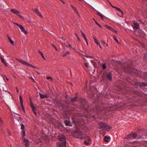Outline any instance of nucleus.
Segmentation results:
<instances>
[{
    "mask_svg": "<svg viewBox=\"0 0 147 147\" xmlns=\"http://www.w3.org/2000/svg\"><path fill=\"white\" fill-rule=\"evenodd\" d=\"M26 65L29 66H31V67H33V66L32 65V64H29L27 62V63H26Z\"/></svg>",
    "mask_w": 147,
    "mask_h": 147,
    "instance_id": "72a5a7b5",
    "label": "nucleus"
},
{
    "mask_svg": "<svg viewBox=\"0 0 147 147\" xmlns=\"http://www.w3.org/2000/svg\"><path fill=\"white\" fill-rule=\"evenodd\" d=\"M13 13L16 14L19 16L20 18L22 19H24L23 17L21 15L19 14L20 12L17 10L15 9H11L10 10Z\"/></svg>",
    "mask_w": 147,
    "mask_h": 147,
    "instance_id": "f03ea898",
    "label": "nucleus"
},
{
    "mask_svg": "<svg viewBox=\"0 0 147 147\" xmlns=\"http://www.w3.org/2000/svg\"><path fill=\"white\" fill-rule=\"evenodd\" d=\"M137 136L136 134L132 133L128 135L126 138L128 139H133L136 138Z\"/></svg>",
    "mask_w": 147,
    "mask_h": 147,
    "instance_id": "20e7f679",
    "label": "nucleus"
},
{
    "mask_svg": "<svg viewBox=\"0 0 147 147\" xmlns=\"http://www.w3.org/2000/svg\"><path fill=\"white\" fill-rule=\"evenodd\" d=\"M107 77L109 80H112V75H111V73H108L107 74Z\"/></svg>",
    "mask_w": 147,
    "mask_h": 147,
    "instance_id": "a211bd4d",
    "label": "nucleus"
},
{
    "mask_svg": "<svg viewBox=\"0 0 147 147\" xmlns=\"http://www.w3.org/2000/svg\"><path fill=\"white\" fill-rule=\"evenodd\" d=\"M30 105L31 107L32 108V111H36L35 107L32 102H30Z\"/></svg>",
    "mask_w": 147,
    "mask_h": 147,
    "instance_id": "f3484780",
    "label": "nucleus"
},
{
    "mask_svg": "<svg viewBox=\"0 0 147 147\" xmlns=\"http://www.w3.org/2000/svg\"><path fill=\"white\" fill-rule=\"evenodd\" d=\"M1 61L2 63H3V64L6 66H8V64L5 61L4 59V58H3L2 57H1Z\"/></svg>",
    "mask_w": 147,
    "mask_h": 147,
    "instance_id": "2eb2a0df",
    "label": "nucleus"
},
{
    "mask_svg": "<svg viewBox=\"0 0 147 147\" xmlns=\"http://www.w3.org/2000/svg\"><path fill=\"white\" fill-rule=\"evenodd\" d=\"M19 100H20V102H23L22 99V97L21 96V94H20V95L19 96Z\"/></svg>",
    "mask_w": 147,
    "mask_h": 147,
    "instance_id": "c756f323",
    "label": "nucleus"
},
{
    "mask_svg": "<svg viewBox=\"0 0 147 147\" xmlns=\"http://www.w3.org/2000/svg\"><path fill=\"white\" fill-rule=\"evenodd\" d=\"M114 8H115L116 9H117V10H118L120 12H121L122 14H123V11L119 8H118L117 7H114Z\"/></svg>",
    "mask_w": 147,
    "mask_h": 147,
    "instance_id": "4be33fe9",
    "label": "nucleus"
},
{
    "mask_svg": "<svg viewBox=\"0 0 147 147\" xmlns=\"http://www.w3.org/2000/svg\"><path fill=\"white\" fill-rule=\"evenodd\" d=\"M95 42L96 43H97V44L101 48V49H102V47L101 46L100 44L98 42V40H97L95 41Z\"/></svg>",
    "mask_w": 147,
    "mask_h": 147,
    "instance_id": "b1692460",
    "label": "nucleus"
},
{
    "mask_svg": "<svg viewBox=\"0 0 147 147\" xmlns=\"http://www.w3.org/2000/svg\"><path fill=\"white\" fill-rule=\"evenodd\" d=\"M84 143L86 145H89L92 143L91 140L90 138H88L86 140L84 141Z\"/></svg>",
    "mask_w": 147,
    "mask_h": 147,
    "instance_id": "0eeeda50",
    "label": "nucleus"
},
{
    "mask_svg": "<svg viewBox=\"0 0 147 147\" xmlns=\"http://www.w3.org/2000/svg\"><path fill=\"white\" fill-rule=\"evenodd\" d=\"M20 105L22 109L24 111V108L23 105V102H20Z\"/></svg>",
    "mask_w": 147,
    "mask_h": 147,
    "instance_id": "5701e85b",
    "label": "nucleus"
},
{
    "mask_svg": "<svg viewBox=\"0 0 147 147\" xmlns=\"http://www.w3.org/2000/svg\"><path fill=\"white\" fill-rule=\"evenodd\" d=\"M0 123L2 124H3V121L1 118L0 117Z\"/></svg>",
    "mask_w": 147,
    "mask_h": 147,
    "instance_id": "ea45409f",
    "label": "nucleus"
},
{
    "mask_svg": "<svg viewBox=\"0 0 147 147\" xmlns=\"http://www.w3.org/2000/svg\"><path fill=\"white\" fill-rule=\"evenodd\" d=\"M63 3L65 4V3L64 1L63 0H60Z\"/></svg>",
    "mask_w": 147,
    "mask_h": 147,
    "instance_id": "864d4df0",
    "label": "nucleus"
},
{
    "mask_svg": "<svg viewBox=\"0 0 147 147\" xmlns=\"http://www.w3.org/2000/svg\"><path fill=\"white\" fill-rule=\"evenodd\" d=\"M29 78H30L34 82H35V81H34V79L32 77H29Z\"/></svg>",
    "mask_w": 147,
    "mask_h": 147,
    "instance_id": "a18cd8bd",
    "label": "nucleus"
},
{
    "mask_svg": "<svg viewBox=\"0 0 147 147\" xmlns=\"http://www.w3.org/2000/svg\"><path fill=\"white\" fill-rule=\"evenodd\" d=\"M3 78L4 80H5V78L6 79V80H7V81L9 80V79H8V78H7V77H6L5 76H4L3 77Z\"/></svg>",
    "mask_w": 147,
    "mask_h": 147,
    "instance_id": "37998d69",
    "label": "nucleus"
},
{
    "mask_svg": "<svg viewBox=\"0 0 147 147\" xmlns=\"http://www.w3.org/2000/svg\"><path fill=\"white\" fill-rule=\"evenodd\" d=\"M33 67V68H36L34 66H33V67Z\"/></svg>",
    "mask_w": 147,
    "mask_h": 147,
    "instance_id": "680f3d73",
    "label": "nucleus"
},
{
    "mask_svg": "<svg viewBox=\"0 0 147 147\" xmlns=\"http://www.w3.org/2000/svg\"><path fill=\"white\" fill-rule=\"evenodd\" d=\"M42 55V57L45 60H46V58L44 56V55H43V54H42L41 55Z\"/></svg>",
    "mask_w": 147,
    "mask_h": 147,
    "instance_id": "c03bdc74",
    "label": "nucleus"
},
{
    "mask_svg": "<svg viewBox=\"0 0 147 147\" xmlns=\"http://www.w3.org/2000/svg\"><path fill=\"white\" fill-rule=\"evenodd\" d=\"M47 80H49V79H52V78L50 77V76H47Z\"/></svg>",
    "mask_w": 147,
    "mask_h": 147,
    "instance_id": "49530a36",
    "label": "nucleus"
},
{
    "mask_svg": "<svg viewBox=\"0 0 147 147\" xmlns=\"http://www.w3.org/2000/svg\"><path fill=\"white\" fill-rule=\"evenodd\" d=\"M17 60L20 63L26 65V63H27V62H26L25 61H23V60H20V59H17Z\"/></svg>",
    "mask_w": 147,
    "mask_h": 147,
    "instance_id": "dca6fc26",
    "label": "nucleus"
},
{
    "mask_svg": "<svg viewBox=\"0 0 147 147\" xmlns=\"http://www.w3.org/2000/svg\"><path fill=\"white\" fill-rule=\"evenodd\" d=\"M97 14L98 15L100 16V17L102 19L105 17L102 14L100 13L98 11H97Z\"/></svg>",
    "mask_w": 147,
    "mask_h": 147,
    "instance_id": "412c9836",
    "label": "nucleus"
},
{
    "mask_svg": "<svg viewBox=\"0 0 147 147\" xmlns=\"http://www.w3.org/2000/svg\"><path fill=\"white\" fill-rule=\"evenodd\" d=\"M105 27L107 28L108 29L110 30L111 31H112L115 32V33L118 34V32L117 30H114L113 28L107 25H105Z\"/></svg>",
    "mask_w": 147,
    "mask_h": 147,
    "instance_id": "6e6552de",
    "label": "nucleus"
},
{
    "mask_svg": "<svg viewBox=\"0 0 147 147\" xmlns=\"http://www.w3.org/2000/svg\"><path fill=\"white\" fill-rule=\"evenodd\" d=\"M36 72L37 73H38V74H40V73L38 71H36Z\"/></svg>",
    "mask_w": 147,
    "mask_h": 147,
    "instance_id": "4d7b16f0",
    "label": "nucleus"
},
{
    "mask_svg": "<svg viewBox=\"0 0 147 147\" xmlns=\"http://www.w3.org/2000/svg\"><path fill=\"white\" fill-rule=\"evenodd\" d=\"M34 11L40 17L42 18H43V17L42 15L41 14L40 12L38 11V10L36 9H33Z\"/></svg>",
    "mask_w": 147,
    "mask_h": 147,
    "instance_id": "9b49d317",
    "label": "nucleus"
},
{
    "mask_svg": "<svg viewBox=\"0 0 147 147\" xmlns=\"http://www.w3.org/2000/svg\"><path fill=\"white\" fill-rule=\"evenodd\" d=\"M93 38L94 40V41H96L97 40L96 38H95V37L94 36H93Z\"/></svg>",
    "mask_w": 147,
    "mask_h": 147,
    "instance_id": "09e8293b",
    "label": "nucleus"
},
{
    "mask_svg": "<svg viewBox=\"0 0 147 147\" xmlns=\"http://www.w3.org/2000/svg\"><path fill=\"white\" fill-rule=\"evenodd\" d=\"M106 45L107 46H108V45L107 44H106Z\"/></svg>",
    "mask_w": 147,
    "mask_h": 147,
    "instance_id": "e2e57ef3",
    "label": "nucleus"
},
{
    "mask_svg": "<svg viewBox=\"0 0 147 147\" xmlns=\"http://www.w3.org/2000/svg\"><path fill=\"white\" fill-rule=\"evenodd\" d=\"M138 84L140 87L145 86L147 85V83H146L141 82H138Z\"/></svg>",
    "mask_w": 147,
    "mask_h": 147,
    "instance_id": "ddd939ff",
    "label": "nucleus"
},
{
    "mask_svg": "<svg viewBox=\"0 0 147 147\" xmlns=\"http://www.w3.org/2000/svg\"><path fill=\"white\" fill-rule=\"evenodd\" d=\"M9 42H10L11 43V44H12V45H14L15 42L13 41L12 40H10L9 41Z\"/></svg>",
    "mask_w": 147,
    "mask_h": 147,
    "instance_id": "473e14b6",
    "label": "nucleus"
},
{
    "mask_svg": "<svg viewBox=\"0 0 147 147\" xmlns=\"http://www.w3.org/2000/svg\"><path fill=\"white\" fill-rule=\"evenodd\" d=\"M34 114L36 115H37V113H36V111H33Z\"/></svg>",
    "mask_w": 147,
    "mask_h": 147,
    "instance_id": "3c124183",
    "label": "nucleus"
},
{
    "mask_svg": "<svg viewBox=\"0 0 147 147\" xmlns=\"http://www.w3.org/2000/svg\"><path fill=\"white\" fill-rule=\"evenodd\" d=\"M78 40L79 41H80V39L79 37H78V36L76 34H75Z\"/></svg>",
    "mask_w": 147,
    "mask_h": 147,
    "instance_id": "f704fd0d",
    "label": "nucleus"
},
{
    "mask_svg": "<svg viewBox=\"0 0 147 147\" xmlns=\"http://www.w3.org/2000/svg\"><path fill=\"white\" fill-rule=\"evenodd\" d=\"M21 132L22 134V136H25L26 134L25 131L24 130H22L21 131Z\"/></svg>",
    "mask_w": 147,
    "mask_h": 147,
    "instance_id": "393cba45",
    "label": "nucleus"
},
{
    "mask_svg": "<svg viewBox=\"0 0 147 147\" xmlns=\"http://www.w3.org/2000/svg\"><path fill=\"white\" fill-rule=\"evenodd\" d=\"M65 124L66 125H70L71 126V124L69 121L67 120H65Z\"/></svg>",
    "mask_w": 147,
    "mask_h": 147,
    "instance_id": "aec40b11",
    "label": "nucleus"
},
{
    "mask_svg": "<svg viewBox=\"0 0 147 147\" xmlns=\"http://www.w3.org/2000/svg\"><path fill=\"white\" fill-rule=\"evenodd\" d=\"M85 40L86 41V42L87 45H88V42L87 39L86 38V40Z\"/></svg>",
    "mask_w": 147,
    "mask_h": 147,
    "instance_id": "8fccbe9b",
    "label": "nucleus"
},
{
    "mask_svg": "<svg viewBox=\"0 0 147 147\" xmlns=\"http://www.w3.org/2000/svg\"><path fill=\"white\" fill-rule=\"evenodd\" d=\"M16 92L17 93H18L19 92V90L17 87L16 88Z\"/></svg>",
    "mask_w": 147,
    "mask_h": 147,
    "instance_id": "603ef678",
    "label": "nucleus"
},
{
    "mask_svg": "<svg viewBox=\"0 0 147 147\" xmlns=\"http://www.w3.org/2000/svg\"><path fill=\"white\" fill-rule=\"evenodd\" d=\"M107 1H108L109 3H110V5H111L113 8H114V7H115V6H113L112 4H111V2L109 1H108V0H107Z\"/></svg>",
    "mask_w": 147,
    "mask_h": 147,
    "instance_id": "a19ab883",
    "label": "nucleus"
},
{
    "mask_svg": "<svg viewBox=\"0 0 147 147\" xmlns=\"http://www.w3.org/2000/svg\"><path fill=\"white\" fill-rule=\"evenodd\" d=\"M134 26L133 28L134 29H138L139 28V24L135 21L134 22Z\"/></svg>",
    "mask_w": 147,
    "mask_h": 147,
    "instance_id": "1a4fd4ad",
    "label": "nucleus"
},
{
    "mask_svg": "<svg viewBox=\"0 0 147 147\" xmlns=\"http://www.w3.org/2000/svg\"><path fill=\"white\" fill-rule=\"evenodd\" d=\"M39 94L40 95V97L42 99H43L45 98H48L49 97V96L48 95H43L41 93H39Z\"/></svg>",
    "mask_w": 147,
    "mask_h": 147,
    "instance_id": "4468645a",
    "label": "nucleus"
},
{
    "mask_svg": "<svg viewBox=\"0 0 147 147\" xmlns=\"http://www.w3.org/2000/svg\"><path fill=\"white\" fill-rule=\"evenodd\" d=\"M106 65L105 64H103L102 65V68L104 69L106 68Z\"/></svg>",
    "mask_w": 147,
    "mask_h": 147,
    "instance_id": "c9c22d12",
    "label": "nucleus"
},
{
    "mask_svg": "<svg viewBox=\"0 0 147 147\" xmlns=\"http://www.w3.org/2000/svg\"><path fill=\"white\" fill-rule=\"evenodd\" d=\"M61 143L57 142V145L59 146V147H67L66 145V142H61Z\"/></svg>",
    "mask_w": 147,
    "mask_h": 147,
    "instance_id": "9d476101",
    "label": "nucleus"
},
{
    "mask_svg": "<svg viewBox=\"0 0 147 147\" xmlns=\"http://www.w3.org/2000/svg\"><path fill=\"white\" fill-rule=\"evenodd\" d=\"M86 57L87 58H93V57L91 56L88 55H87L86 56Z\"/></svg>",
    "mask_w": 147,
    "mask_h": 147,
    "instance_id": "58836bf2",
    "label": "nucleus"
},
{
    "mask_svg": "<svg viewBox=\"0 0 147 147\" xmlns=\"http://www.w3.org/2000/svg\"><path fill=\"white\" fill-rule=\"evenodd\" d=\"M100 127L104 130L109 131L111 128V127L104 123H102L100 124Z\"/></svg>",
    "mask_w": 147,
    "mask_h": 147,
    "instance_id": "f257e3e1",
    "label": "nucleus"
},
{
    "mask_svg": "<svg viewBox=\"0 0 147 147\" xmlns=\"http://www.w3.org/2000/svg\"><path fill=\"white\" fill-rule=\"evenodd\" d=\"M52 46L54 47V48L55 49V50L57 51L58 50H57V47L56 46H55V45H54V44H52Z\"/></svg>",
    "mask_w": 147,
    "mask_h": 147,
    "instance_id": "e433bc0d",
    "label": "nucleus"
},
{
    "mask_svg": "<svg viewBox=\"0 0 147 147\" xmlns=\"http://www.w3.org/2000/svg\"><path fill=\"white\" fill-rule=\"evenodd\" d=\"M110 137L109 136V137H107V139H110Z\"/></svg>",
    "mask_w": 147,
    "mask_h": 147,
    "instance_id": "6e6d98bb",
    "label": "nucleus"
},
{
    "mask_svg": "<svg viewBox=\"0 0 147 147\" xmlns=\"http://www.w3.org/2000/svg\"><path fill=\"white\" fill-rule=\"evenodd\" d=\"M102 42L105 44L106 43L104 41H102Z\"/></svg>",
    "mask_w": 147,
    "mask_h": 147,
    "instance_id": "13d9d810",
    "label": "nucleus"
},
{
    "mask_svg": "<svg viewBox=\"0 0 147 147\" xmlns=\"http://www.w3.org/2000/svg\"><path fill=\"white\" fill-rule=\"evenodd\" d=\"M59 140L61 142H66V139L65 136L63 135H60L59 136Z\"/></svg>",
    "mask_w": 147,
    "mask_h": 147,
    "instance_id": "423d86ee",
    "label": "nucleus"
},
{
    "mask_svg": "<svg viewBox=\"0 0 147 147\" xmlns=\"http://www.w3.org/2000/svg\"><path fill=\"white\" fill-rule=\"evenodd\" d=\"M21 129L22 130L24 129V125L23 124H21Z\"/></svg>",
    "mask_w": 147,
    "mask_h": 147,
    "instance_id": "7c9ffc66",
    "label": "nucleus"
},
{
    "mask_svg": "<svg viewBox=\"0 0 147 147\" xmlns=\"http://www.w3.org/2000/svg\"><path fill=\"white\" fill-rule=\"evenodd\" d=\"M77 96H75L74 97V98H73L71 99V100L72 101H75L76 100V99H77Z\"/></svg>",
    "mask_w": 147,
    "mask_h": 147,
    "instance_id": "2f4dec72",
    "label": "nucleus"
},
{
    "mask_svg": "<svg viewBox=\"0 0 147 147\" xmlns=\"http://www.w3.org/2000/svg\"><path fill=\"white\" fill-rule=\"evenodd\" d=\"M81 33L82 34V36L84 37V39L85 40H86V38H87L86 37L85 34L81 31Z\"/></svg>",
    "mask_w": 147,
    "mask_h": 147,
    "instance_id": "bb28decb",
    "label": "nucleus"
},
{
    "mask_svg": "<svg viewBox=\"0 0 147 147\" xmlns=\"http://www.w3.org/2000/svg\"><path fill=\"white\" fill-rule=\"evenodd\" d=\"M26 147H30L29 141L27 139H24V140Z\"/></svg>",
    "mask_w": 147,
    "mask_h": 147,
    "instance_id": "f8f14e48",
    "label": "nucleus"
},
{
    "mask_svg": "<svg viewBox=\"0 0 147 147\" xmlns=\"http://www.w3.org/2000/svg\"><path fill=\"white\" fill-rule=\"evenodd\" d=\"M74 9H75L76 10V12L77 13H77V11L76 10V9H75V8H74Z\"/></svg>",
    "mask_w": 147,
    "mask_h": 147,
    "instance_id": "052dcab7",
    "label": "nucleus"
},
{
    "mask_svg": "<svg viewBox=\"0 0 147 147\" xmlns=\"http://www.w3.org/2000/svg\"><path fill=\"white\" fill-rule=\"evenodd\" d=\"M84 64L85 66L86 67H89V65H88V63H84Z\"/></svg>",
    "mask_w": 147,
    "mask_h": 147,
    "instance_id": "4c0bfd02",
    "label": "nucleus"
},
{
    "mask_svg": "<svg viewBox=\"0 0 147 147\" xmlns=\"http://www.w3.org/2000/svg\"><path fill=\"white\" fill-rule=\"evenodd\" d=\"M39 51V53L41 54V55H42V54H43V53L41 52H40V51Z\"/></svg>",
    "mask_w": 147,
    "mask_h": 147,
    "instance_id": "5fc2aeb1",
    "label": "nucleus"
},
{
    "mask_svg": "<svg viewBox=\"0 0 147 147\" xmlns=\"http://www.w3.org/2000/svg\"><path fill=\"white\" fill-rule=\"evenodd\" d=\"M82 135L81 132L80 131H76L74 132V134H73V135L77 138H78L81 137Z\"/></svg>",
    "mask_w": 147,
    "mask_h": 147,
    "instance_id": "39448f33",
    "label": "nucleus"
},
{
    "mask_svg": "<svg viewBox=\"0 0 147 147\" xmlns=\"http://www.w3.org/2000/svg\"><path fill=\"white\" fill-rule=\"evenodd\" d=\"M113 38L114 40L116 41V42H117V43H119V42L118 41V40L117 38L116 37V36H114L113 37Z\"/></svg>",
    "mask_w": 147,
    "mask_h": 147,
    "instance_id": "a878e982",
    "label": "nucleus"
},
{
    "mask_svg": "<svg viewBox=\"0 0 147 147\" xmlns=\"http://www.w3.org/2000/svg\"><path fill=\"white\" fill-rule=\"evenodd\" d=\"M104 140L105 142H109V140H108V139H107V136H106L105 137Z\"/></svg>",
    "mask_w": 147,
    "mask_h": 147,
    "instance_id": "cd10ccee",
    "label": "nucleus"
},
{
    "mask_svg": "<svg viewBox=\"0 0 147 147\" xmlns=\"http://www.w3.org/2000/svg\"><path fill=\"white\" fill-rule=\"evenodd\" d=\"M70 53L69 52H67L64 53L62 55V57H64L66 56H68L70 55Z\"/></svg>",
    "mask_w": 147,
    "mask_h": 147,
    "instance_id": "6ab92c4d",
    "label": "nucleus"
},
{
    "mask_svg": "<svg viewBox=\"0 0 147 147\" xmlns=\"http://www.w3.org/2000/svg\"><path fill=\"white\" fill-rule=\"evenodd\" d=\"M67 46V47H71L72 48H73L71 46V45L69 44H67V45H66Z\"/></svg>",
    "mask_w": 147,
    "mask_h": 147,
    "instance_id": "79ce46f5",
    "label": "nucleus"
},
{
    "mask_svg": "<svg viewBox=\"0 0 147 147\" xmlns=\"http://www.w3.org/2000/svg\"><path fill=\"white\" fill-rule=\"evenodd\" d=\"M135 32L136 33V32H138V31H137V30H136L135 31Z\"/></svg>",
    "mask_w": 147,
    "mask_h": 147,
    "instance_id": "bf43d9fd",
    "label": "nucleus"
},
{
    "mask_svg": "<svg viewBox=\"0 0 147 147\" xmlns=\"http://www.w3.org/2000/svg\"><path fill=\"white\" fill-rule=\"evenodd\" d=\"M94 20L95 22L96 23L98 26H99L100 27V28H101L102 27V26H101L99 24H98V22L96 21L94 19Z\"/></svg>",
    "mask_w": 147,
    "mask_h": 147,
    "instance_id": "c85d7f7f",
    "label": "nucleus"
},
{
    "mask_svg": "<svg viewBox=\"0 0 147 147\" xmlns=\"http://www.w3.org/2000/svg\"><path fill=\"white\" fill-rule=\"evenodd\" d=\"M7 37H8V39L9 40V41H10V40H12L11 39V38L8 35L7 36Z\"/></svg>",
    "mask_w": 147,
    "mask_h": 147,
    "instance_id": "de8ad7c7",
    "label": "nucleus"
},
{
    "mask_svg": "<svg viewBox=\"0 0 147 147\" xmlns=\"http://www.w3.org/2000/svg\"><path fill=\"white\" fill-rule=\"evenodd\" d=\"M14 24L17 25L25 34H28V32L25 30L24 28L22 25L19 24L17 23H14Z\"/></svg>",
    "mask_w": 147,
    "mask_h": 147,
    "instance_id": "7ed1b4c3",
    "label": "nucleus"
}]
</instances>
